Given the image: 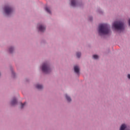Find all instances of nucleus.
Here are the masks:
<instances>
[{"label": "nucleus", "instance_id": "f257e3e1", "mask_svg": "<svg viewBox=\"0 0 130 130\" xmlns=\"http://www.w3.org/2000/svg\"><path fill=\"white\" fill-rule=\"evenodd\" d=\"M110 30L108 24L103 23L100 24L99 26V34L100 35H106L109 34Z\"/></svg>", "mask_w": 130, "mask_h": 130}, {"label": "nucleus", "instance_id": "6e6552de", "mask_svg": "<svg viewBox=\"0 0 130 130\" xmlns=\"http://www.w3.org/2000/svg\"><path fill=\"white\" fill-rule=\"evenodd\" d=\"M77 3H76V0H71V6L72 7H76Z\"/></svg>", "mask_w": 130, "mask_h": 130}, {"label": "nucleus", "instance_id": "2eb2a0df", "mask_svg": "<svg viewBox=\"0 0 130 130\" xmlns=\"http://www.w3.org/2000/svg\"><path fill=\"white\" fill-rule=\"evenodd\" d=\"M13 51L14 48H13V47H11L9 49V52H10V53H12V52H13Z\"/></svg>", "mask_w": 130, "mask_h": 130}, {"label": "nucleus", "instance_id": "20e7f679", "mask_svg": "<svg viewBox=\"0 0 130 130\" xmlns=\"http://www.w3.org/2000/svg\"><path fill=\"white\" fill-rule=\"evenodd\" d=\"M5 12L6 15H10V14H12V12H13V9L9 6H6L5 8Z\"/></svg>", "mask_w": 130, "mask_h": 130}, {"label": "nucleus", "instance_id": "f03ea898", "mask_svg": "<svg viewBox=\"0 0 130 130\" xmlns=\"http://www.w3.org/2000/svg\"><path fill=\"white\" fill-rule=\"evenodd\" d=\"M42 71L45 74H49L51 72V69L47 63H44L42 67Z\"/></svg>", "mask_w": 130, "mask_h": 130}, {"label": "nucleus", "instance_id": "1a4fd4ad", "mask_svg": "<svg viewBox=\"0 0 130 130\" xmlns=\"http://www.w3.org/2000/svg\"><path fill=\"white\" fill-rule=\"evenodd\" d=\"M15 104H17V100L15 98H14L13 99L12 101L11 102V105H15Z\"/></svg>", "mask_w": 130, "mask_h": 130}, {"label": "nucleus", "instance_id": "f8f14e48", "mask_svg": "<svg viewBox=\"0 0 130 130\" xmlns=\"http://www.w3.org/2000/svg\"><path fill=\"white\" fill-rule=\"evenodd\" d=\"M45 11H46V12H47V13H48L49 14H51V11H50V10H49V8H48V7H46L45 8Z\"/></svg>", "mask_w": 130, "mask_h": 130}, {"label": "nucleus", "instance_id": "ddd939ff", "mask_svg": "<svg viewBox=\"0 0 130 130\" xmlns=\"http://www.w3.org/2000/svg\"><path fill=\"white\" fill-rule=\"evenodd\" d=\"M99 56L97 55H93V58H94V59H98Z\"/></svg>", "mask_w": 130, "mask_h": 130}, {"label": "nucleus", "instance_id": "9b49d317", "mask_svg": "<svg viewBox=\"0 0 130 130\" xmlns=\"http://www.w3.org/2000/svg\"><path fill=\"white\" fill-rule=\"evenodd\" d=\"M36 87L37 89H39V90L43 88V86L42 85H40V84H37Z\"/></svg>", "mask_w": 130, "mask_h": 130}, {"label": "nucleus", "instance_id": "0eeeda50", "mask_svg": "<svg viewBox=\"0 0 130 130\" xmlns=\"http://www.w3.org/2000/svg\"><path fill=\"white\" fill-rule=\"evenodd\" d=\"M125 128H126V125H125V124H123L121 125L120 130H125Z\"/></svg>", "mask_w": 130, "mask_h": 130}, {"label": "nucleus", "instance_id": "4468645a", "mask_svg": "<svg viewBox=\"0 0 130 130\" xmlns=\"http://www.w3.org/2000/svg\"><path fill=\"white\" fill-rule=\"evenodd\" d=\"M77 57L79 58L81 57V52H78L77 53Z\"/></svg>", "mask_w": 130, "mask_h": 130}, {"label": "nucleus", "instance_id": "7ed1b4c3", "mask_svg": "<svg viewBox=\"0 0 130 130\" xmlns=\"http://www.w3.org/2000/svg\"><path fill=\"white\" fill-rule=\"evenodd\" d=\"M123 22L121 21H119V22H115L113 26L116 29V30H122V29L124 28L123 26Z\"/></svg>", "mask_w": 130, "mask_h": 130}, {"label": "nucleus", "instance_id": "f3484780", "mask_svg": "<svg viewBox=\"0 0 130 130\" xmlns=\"http://www.w3.org/2000/svg\"><path fill=\"white\" fill-rule=\"evenodd\" d=\"M127 78H128V79H130V75L129 74L128 75Z\"/></svg>", "mask_w": 130, "mask_h": 130}, {"label": "nucleus", "instance_id": "dca6fc26", "mask_svg": "<svg viewBox=\"0 0 130 130\" xmlns=\"http://www.w3.org/2000/svg\"><path fill=\"white\" fill-rule=\"evenodd\" d=\"M25 105H26V103H24V104L21 103V108H23Z\"/></svg>", "mask_w": 130, "mask_h": 130}, {"label": "nucleus", "instance_id": "9d476101", "mask_svg": "<svg viewBox=\"0 0 130 130\" xmlns=\"http://www.w3.org/2000/svg\"><path fill=\"white\" fill-rule=\"evenodd\" d=\"M65 97L69 102H71V101H72V99H71V97L69 96L68 94H66Z\"/></svg>", "mask_w": 130, "mask_h": 130}, {"label": "nucleus", "instance_id": "423d86ee", "mask_svg": "<svg viewBox=\"0 0 130 130\" xmlns=\"http://www.w3.org/2000/svg\"><path fill=\"white\" fill-rule=\"evenodd\" d=\"M74 71L76 74H79L80 73V68H79V66H74Z\"/></svg>", "mask_w": 130, "mask_h": 130}, {"label": "nucleus", "instance_id": "39448f33", "mask_svg": "<svg viewBox=\"0 0 130 130\" xmlns=\"http://www.w3.org/2000/svg\"><path fill=\"white\" fill-rule=\"evenodd\" d=\"M39 29L40 32H44L45 30V26L42 25H40L39 27Z\"/></svg>", "mask_w": 130, "mask_h": 130}]
</instances>
